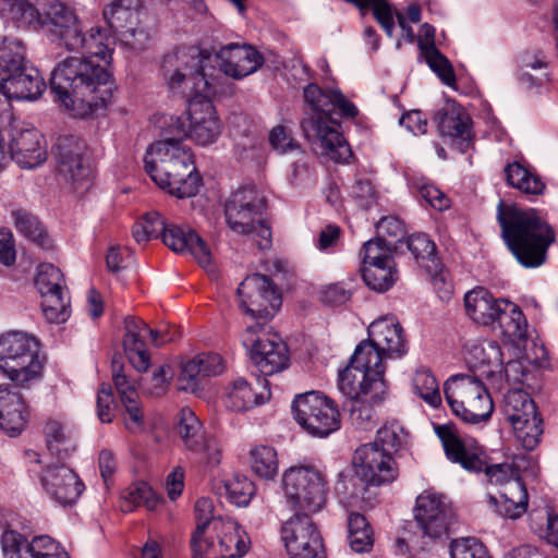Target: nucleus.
<instances>
[{"mask_svg": "<svg viewBox=\"0 0 558 558\" xmlns=\"http://www.w3.org/2000/svg\"><path fill=\"white\" fill-rule=\"evenodd\" d=\"M104 17L109 27L118 33L130 25H135L138 14L134 11L130 3L125 4L124 0H114L104 9Z\"/></svg>", "mask_w": 558, "mask_h": 558, "instance_id": "nucleus-52", "label": "nucleus"}, {"mask_svg": "<svg viewBox=\"0 0 558 558\" xmlns=\"http://www.w3.org/2000/svg\"><path fill=\"white\" fill-rule=\"evenodd\" d=\"M80 39L82 44L74 51L82 50L84 56L81 58L101 59L106 64L110 63L112 50L110 49L111 39L100 27H92L87 34L80 29Z\"/></svg>", "mask_w": 558, "mask_h": 558, "instance_id": "nucleus-40", "label": "nucleus"}, {"mask_svg": "<svg viewBox=\"0 0 558 558\" xmlns=\"http://www.w3.org/2000/svg\"><path fill=\"white\" fill-rule=\"evenodd\" d=\"M35 284L41 296L64 289L63 275L52 264H40L35 277Z\"/></svg>", "mask_w": 558, "mask_h": 558, "instance_id": "nucleus-59", "label": "nucleus"}, {"mask_svg": "<svg viewBox=\"0 0 558 558\" xmlns=\"http://www.w3.org/2000/svg\"><path fill=\"white\" fill-rule=\"evenodd\" d=\"M162 242L175 253H190L201 267L209 274L216 268L211 263V254L204 240L193 230L168 225L162 235Z\"/></svg>", "mask_w": 558, "mask_h": 558, "instance_id": "nucleus-27", "label": "nucleus"}, {"mask_svg": "<svg viewBox=\"0 0 558 558\" xmlns=\"http://www.w3.org/2000/svg\"><path fill=\"white\" fill-rule=\"evenodd\" d=\"M250 457L251 468L258 477L274 480L278 474V458L275 448L257 446L251 450Z\"/></svg>", "mask_w": 558, "mask_h": 558, "instance_id": "nucleus-49", "label": "nucleus"}, {"mask_svg": "<svg viewBox=\"0 0 558 558\" xmlns=\"http://www.w3.org/2000/svg\"><path fill=\"white\" fill-rule=\"evenodd\" d=\"M502 360L501 348L493 340L473 343L468 350L466 362L471 373L493 384L499 385L502 381Z\"/></svg>", "mask_w": 558, "mask_h": 558, "instance_id": "nucleus-26", "label": "nucleus"}, {"mask_svg": "<svg viewBox=\"0 0 558 558\" xmlns=\"http://www.w3.org/2000/svg\"><path fill=\"white\" fill-rule=\"evenodd\" d=\"M393 263H381L363 266L362 277L364 282L374 291H387L395 282Z\"/></svg>", "mask_w": 558, "mask_h": 558, "instance_id": "nucleus-51", "label": "nucleus"}, {"mask_svg": "<svg viewBox=\"0 0 558 558\" xmlns=\"http://www.w3.org/2000/svg\"><path fill=\"white\" fill-rule=\"evenodd\" d=\"M267 199L253 184L240 186L225 204L228 227L236 234L252 236L260 250L271 245V231L266 220Z\"/></svg>", "mask_w": 558, "mask_h": 558, "instance_id": "nucleus-6", "label": "nucleus"}, {"mask_svg": "<svg viewBox=\"0 0 558 558\" xmlns=\"http://www.w3.org/2000/svg\"><path fill=\"white\" fill-rule=\"evenodd\" d=\"M504 401L505 415L512 426L539 417L533 399L521 389L509 390Z\"/></svg>", "mask_w": 558, "mask_h": 558, "instance_id": "nucleus-36", "label": "nucleus"}, {"mask_svg": "<svg viewBox=\"0 0 558 558\" xmlns=\"http://www.w3.org/2000/svg\"><path fill=\"white\" fill-rule=\"evenodd\" d=\"M263 381L266 391L255 392L245 379H235L226 388L225 405L232 411L242 412L265 403L270 398V391L269 381L266 378Z\"/></svg>", "mask_w": 558, "mask_h": 558, "instance_id": "nucleus-32", "label": "nucleus"}, {"mask_svg": "<svg viewBox=\"0 0 558 558\" xmlns=\"http://www.w3.org/2000/svg\"><path fill=\"white\" fill-rule=\"evenodd\" d=\"M3 558H28L25 555L26 538L14 530H5L0 539Z\"/></svg>", "mask_w": 558, "mask_h": 558, "instance_id": "nucleus-64", "label": "nucleus"}, {"mask_svg": "<svg viewBox=\"0 0 558 558\" xmlns=\"http://www.w3.org/2000/svg\"><path fill=\"white\" fill-rule=\"evenodd\" d=\"M292 412L298 424L314 437L325 438L340 428L336 404L318 391L296 396Z\"/></svg>", "mask_w": 558, "mask_h": 558, "instance_id": "nucleus-12", "label": "nucleus"}, {"mask_svg": "<svg viewBox=\"0 0 558 558\" xmlns=\"http://www.w3.org/2000/svg\"><path fill=\"white\" fill-rule=\"evenodd\" d=\"M439 134L449 137L459 151L464 153L472 143V119L470 114L456 102H448L435 116Z\"/></svg>", "mask_w": 558, "mask_h": 558, "instance_id": "nucleus-23", "label": "nucleus"}, {"mask_svg": "<svg viewBox=\"0 0 558 558\" xmlns=\"http://www.w3.org/2000/svg\"><path fill=\"white\" fill-rule=\"evenodd\" d=\"M489 504L501 517L517 519L527 509V490L521 481H514L500 494V498L489 496Z\"/></svg>", "mask_w": 558, "mask_h": 558, "instance_id": "nucleus-35", "label": "nucleus"}, {"mask_svg": "<svg viewBox=\"0 0 558 558\" xmlns=\"http://www.w3.org/2000/svg\"><path fill=\"white\" fill-rule=\"evenodd\" d=\"M409 434L403 425L396 421L386 422L376 433L375 442L391 456L397 454L408 445Z\"/></svg>", "mask_w": 558, "mask_h": 558, "instance_id": "nucleus-46", "label": "nucleus"}, {"mask_svg": "<svg viewBox=\"0 0 558 558\" xmlns=\"http://www.w3.org/2000/svg\"><path fill=\"white\" fill-rule=\"evenodd\" d=\"M167 226L168 223L158 211H149L134 225L132 233L136 242L141 243L162 238Z\"/></svg>", "mask_w": 558, "mask_h": 558, "instance_id": "nucleus-54", "label": "nucleus"}, {"mask_svg": "<svg viewBox=\"0 0 558 558\" xmlns=\"http://www.w3.org/2000/svg\"><path fill=\"white\" fill-rule=\"evenodd\" d=\"M413 388L426 403L437 408L441 403L439 385L428 369H417L413 377Z\"/></svg>", "mask_w": 558, "mask_h": 558, "instance_id": "nucleus-55", "label": "nucleus"}, {"mask_svg": "<svg viewBox=\"0 0 558 558\" xmlns=\"http://www.w3.org/2000/svg\"><path fill=\"white\" fill-rule=\"evenodd\" d=\"M0 369L21 388L39 378L43 362L37 339L17 331L1 336Z\"/></svg>", "mask_w": 558, "mask_h": 558, "instance_id": "nucleus-9", "label": "nucleus"}, {"mask_svg": "<svg viewBox=\"0 0 558 558\" xmlns=\"http://www.w3.org/2000/svg\"><path fill=\"white\" fill-rule=\"evenodd\" d=\"M45 86L39 71L27 64L8 81L0 83V92L9 99L33 100L41 95Z\"/></svg>", "mask_w": 558, "mask_h": 558, "instance_id": "nucleus-31", "label": "nucleus"}, {"mask_svg": "<svg viewBox=\"0 0 558 558\" xmlns=\"http://www.w3.org/2000/svg\"><path fill=\"white\" fill-rule=\"evenodd\" d=\"M112 380L120 396L121 402L134 401L137 399L138 381L130 378L125 373L122 363L118 359L112 360Z\"/></svg>", "mask_w": 558, "mask_h": 558, "instance_id": "nucleus-60", "label": "nucleus"}, {"mask_svg": "<svg viewBox=\"0 0 558 558\" xmlns=\"http://www.w3.org/2000/svg\"><path fill=\"white\" fill-rule=\"evenodd\" d=\"M48 451L62 461L74 451L75 446L69 434L65 433L61 422L49 420L44 428Z\"/></svg>", "mask_w": 558, "mask_h": 558, "instance_id": "nucleus-43", "label": "nucleus"}, {"mask_svg": "<svg viewBox=\"0 0 558 558\" xmlns=\"http://www.w3.org/2000/svg\"><path fill=\"white\" fill-rule=\"evenodd\" d=\"M451 558H490L486 547L475 537H461L450 544Z\"/></svg>", "mask_w": 558, "mask_h": 558, "instance_id": "nucleus-62", "label": "nucleus"}, {"mask_svg": "<svg viewBox=\"0 0 558 558\" xmlns=\"http://www.w3.org/2000/svg\"><path fill=\"white\" fill-rule=\"evenodd\" d=\"M393 242H386V239L376 238L367 241L360 253L363 266L376 265L381 263H393L392 252Z\"/></svg>", "mask_w": 558, "mask_h": 558, "instance_id": "nucleus-58", "label": "nucleus"}, {"mask_svg": "<svg viewBox=\"0 0 558 558\" xmlns=\"http://www.w3.org/2000/svg\"><path fill=\"white\" fill-rule=\"evenodd\" d=\"M250 538L241 525L230 518L217 520L211 532L192 546L193 558H241Z\"/></svg>", "mask_w": 558, "mask_h": 558, "instance_id": "nucleus-13", "label": "nucleus"}, {"mask_svg": "<svg viewBox=\"0 0 558 558\" xmlns=\"http://www.w3.org/2000/svg\"><path fill=\"white\" fill-rule=\"evenodd\" d=\"M13 225L19 233L43 250L52 248V240L39 219L25 209L12 211Z\"/></svg>", "mask_w": 558, "mask_h": 558, "instance_id": "nucleus-37", "label": "nucleus"}, {"mask_svg": "<svg viewBox=\"0 0 558 558\" xmlns=\"http://www.w3.org/2000/svg\"><path fill=\"white\" fill-rule=\"evenodd\" d=\"M177 432L184 446L191 451H201L204 445L205 434L203 425L195 413L183 408L179 413Z\"/></svg>", "mask_w": 558, "mask_h": 558, "instance_id": "nucleus-41", "label": "nucleus"}, {"mask_svg": "<svg viewBox=\"0 0 558 558\" xmlns=\"http://www.w3.org/2000/svg\"><path fill=\"white\" fill-rule=\"evenodd\" d=\"M368 337L388 356H402L408 348L401 325L393 317L373 322L367 329Z\"/></svg>", "mask_w": 558, "mask_h": 558, "instance_id": "nucleus-30", "label": "nucleus"}, {"mask_svg": "<svg viewBox=\"0 0 558 558\" xmlns=\"http://www.w3.org/2000/svg\"><path fill=\"white\" fill-rule=\"evenodd\" d=\"M281 539L290 558H326L320 532L311 515L295 513L287 520Z\"/></svg>", "mask_w": 558, "mask_h": 558, "instance_id": "nucleus-15", "label": "nucleus"}, {"mask_svg": "<svg viewBox=\"0 0 558 558\" xmlns=\"http://www.w3.org/2000/svg\"><path fill=\"white\" fill-rule=\"evenodd\" d=\"M1 12L19 25H31L39 21L37 9L26 0H4Z\"/></svg>", "mask_w": 558, "mask_h": 558, "instance_id": "nucleus-57", "label": "nucleus"}, {"mask_svg": "<svg viewBox=\"0 0 558 558\" xmlns=\"http://www.w3.org/2000/svg\"><path fill=\"white\" fill-rule=\"evenodd\" d=\"M407 246L417 264L425 269L430 277L434 288L441 299H448L451 294V286L447 272L440 263L436 244L425 233H416L408 238Z\"/></svg>", "mask_w": 558, "mask_h": 558, "instance_id": "nucleus-19", "label": "nucleus"}, {"mask_svg": "<svg viewBox=\"0 0 558 558\" xmlns=\"http://www.w3.org/2000/svg\"><path fill=\"white\" fill-rule=\"evenodd\" d=\"M228 499L239 506H247L255 493L253 482L245 475L235 474L223 484Z\"/></svg>", "mask_w": 558, "mask_h": 558, "instance_id": "nucleus-56", "label": "nucleus"}, {"mask_svg": "<svg viewBox=\"0 0 558 558\" xmlns=\"http://www.w3.org/2000/svg\"><path fill=\"white\" fill-rule=\"evenodd\" d=\"M40 483L45 492L62 506L75 504L84 490L77 474L62 463L46 466Z\"/></svg>", "mask_w": 558, "mask_h": 558, "instance_id": "nucleus-20", "label": "nucleus"}, {"mask_svg": "<svg viewBox=\"0 0 558 558\" xmlns=\"http://www.w3.org/2000/svg\"><path fill=\"white\" fill-rule=\"evenodd\" d=\"M303 95L307 106V118L301 123L304 135L318 154L336 162H347L352 153L333 114L338 109L342 117L354 118L357 108L340 90H324L316 84L305 86Z\"/></svg>", "mask_w": 558, "mask_h": 558, "instance_id": "nucleus-4", "label": "nucleus"}, {"mask_svg": "<svg viewBox=\"0 0 558 558\" xmlns=\"http://www.w3.org/2000/svg\"><path fill=\"white\" fill-rule=\"evenodd\" d=\"M236 292L241 308L252 317L269 319L281 306V295L277 287L265 275L247 276Z\"/></svg>", "mask_w": 558, "mask_h": 558, "instance_id": "nucleus-16", "label": "nucleus"}, {"mask_svg": "<svg viewBox=\"0 0 558 558\" xmlns=\"http://www.w3.org/2000/svg\"><path fill=\"white\" fill-rule=\"evenodd\" d=\"M27 64L22 41L4 38L0 46V83L8 81Z\"/></svg>", "mask_w": 558, "mask_h": 558, "instance_id": "nucleus-39", "label": "nucleus"}, {"mask_svg": "<svg viewBox=\"0 0 558 558\" xmlns=\"http://www.w3.org/2000/svg\"><path fill=\"white\" fill-rule=\"evenodd\" d=\"M113 83L105 65L90 58L68 57L51 72L50 88L73 117L86 118L107 107Z\"/></svg>", "mask_w": 558, "mask_h": 558, "instance_id": "nucleus-2", "label": "nucleus"}, {"mask_svg": "<svg viewBox=\"0 0 558 558\" xmlns=\"http://www.w3.org/2000/svg\"><path fill=\"white\" fill-rule=\"evenodd\" d=\"M505 173L507 183L525 194L541 195L545 190V183L541 178L518 161L507 165Z\"/></svg>", "mask_w": 558, "mask_h": 558, "instance_id": "nucleus-42", "label": "nucleus"}, {"mask_svg": "<svg viewBox=\"0 0 558 558\" xmlns=\"http://www.w3.org/2000/svg\"><path fill=\"white\" fill-rule=\"evenodd\" d=\"M369 484L371 483L364 481V477L357 474L354 469L353 473L351 471L339 473L335 490L341 504L352 506L356 500L362 498Z\"/></svg>", "mask_w": 558, "mask_h": 558, "instance_id": "nucleus-45", "label": "nucleus"}, {"mask_svg": "<svg viewBox=\"0 0 558 558\" xmlns=\"http://www.w3.org/2000/svg\"><path fill=\"white\" fill-rule=\"evenodd\" d=\"M17 387L0 385V428L11 437L25 428L29 413Z\"/></svg>", "mask_w": 558, "mask_h": 558, "instance_id": "nucleus-29", "label": "nucleus"}, {"mask_svg": "<svg viewBox=\"0 0 558 558\" xmlns=\"http://www.w3.org/2000/svg\"><path fill=\"white\" fill-rule=\"evenodd\" d=\"M380 403L374 402L369 396L350 399L347 407L351 425L361 430L372 429L377 421L375 407Z\"/></svg>", "mask_w": 558, "mask_h": 558, "instance_id": "nucleus-44", "label": "nucleus"}, {"mask_svg": "<svg viewBox=\"0 0 558 558\" xmlns=\"http://www.w3.org/2000/svg\"><path fill=\"white\" fill-rule=\"evenodd\" d=\"M85 143L74 135L58 138L56 144V159L58 170L64 179L72 182L85 181L89 175V167L84 158Z\"/></svg>", "mask_w": 558, "mask_h": 558, "instance_id": "nucleus-22", "label": "nucleus"}, {"mask_svg": "<svg viewBox=\"0 0 558 558\" xmlns=\"http://www.w3.org/2000/svg\"><path fill=\"white\" fill-rule=\"evenodd\" d=\"M353 465L357 474L371 485L390 483L397 477L396 462L390 453L377 445L367 442L356 448Z\"/></svg>", "mask_w": 558, "mask_h": 558, "instance_id": "nucleus-18", "label": "nucleus"}, {"mask_svg": "<svg viewBox=\"0 0 558 558\" xmlns=\"http://www.w3.org/2000/svg\"><path fill=\"white\" fill-rule=\"evenodd\" d=\"M163 140L151 145L145 155V170L162 190L179 198L195 196L202 185L193 155L181 142L186 137L181 118H170Z\"/></svg>", "mask_w": 558, "mask_h": 558, "instance_id": "nucleus-3", "label": "nucleus"}, {"mask_svg": "<svg viewBox=\"0 0 558 558\" xmlns=\"http://www.w3.org/2000/svg\"><path fill=\"white\" fill-rule=\"evenodd\" d=\"M243 343L251 347V357L263 376H271L289 366L288 348L281 337L263 324L247 326Z\"/></svg>", "mask_w": 558, "mask_h": 558, "instance_id": "nucleus-14", "label": "nucleus"}, {"mask_svg": "<svg viewBox=\"0 0 558 558\" xmlns=\"http://www.w3.org/2000/svg\"><path fill=\"white\" fill-rule=\"evenodd\" d=\"M482 376L457 374L447 379L444 393L452 412L468 423L487 421L494 403Z\"/></svg>", "mask_w": 558, "mask_h": 558, "instance_id": "nucleus-8", "label": "nucleus"}, {"mask_svg": "<svg viewBox=\"0 0 558 558\" xmlns=\"http://www.w3.org/2000/svg\"><path fill=\"white\" fill-rule=\"evenodd\" d=\"M422 54L428 66L444 84L452 86L456 83V75L450 61L437 48H429L427 52Z\"/></svg>", "mask_w": 558, "mask_h": 558, "instance_id": "nucleus-61", "label": "nucleus"}, {"mask_svg": "<svg viewBox=\"0 0 558 558\" xmlns=\"http://www.w3.org/2000/svg\"><path fill=\"white\" fill-rule=\"evenodd\" d=\"M282 489L287 504L295 513L311 515L326 505L327 480L313 465H293L282 473Z\"/></svg>", "mask_w": 558, "mask_h": 558, "instance_id": "nucleus-11", "label": "nucleus"}, {"mask_svg": "<svg viewBox=\"0 0 558 558\" xmlns=\"http://www.w3.org/2000/svg\"><path fill=\"white\" fill-rule=\"evenodd\" d=\"M436 435L441 440L444 450L449 460L460 463L471 472H485L492 484L509 486L514 481H520L518 469L509 463L488 465L483 450L476 446L465 445L450 425H435Z\"/></svg>", "mask_w": 558, "mask_h": 558, "instance_id": "nucleus-10", "label": "nucleus"}, {"mask_svg": "<svg viewBox=\"0 0 558 558\" xmlns=\"http://www.w3.org/2000/svg\"><path fill=\"white\" fill-rule=\"evenodd\" d=\"M41 310L45 318L52 324L65 323L71 314L70 299L64 289L41 296Z\"/></svg>", "mask_w": 558, "mask_h": 558, "instance_id": "nucleus-50", "label": "nucleus"}, {"mask_svg": "<svg viewBox=\"0 0 558 558\" xmlns=\"http://www.w3.org/2000/svg\"><path fill=\"white\" fill-rule=\"evenodd\" d=\"M497 220L501 235L510 252L524 267L544 264L555 235L551 228L534 210L498 204Z\"/></svg>", "mask_w": 558, "mask_h": 558, "instance_id": "nucleus-5", "label": "nucleus"}, {"mask_svg": "<svg viewBox=\"0 0 558 558\" xmlns=\"http://www.w3.org/2000/svg\"><path fill=\"white\" fill-rule=\"evenodd\" d=\"M159 498L151 487L145 482H137L130 485L122 494L121 509L131 512L137 506H145L148 510L156 509Z\"/></svg>", "mask_w": 558, "mask_h": 558, "instance_id": "nucleus-48", "label": "nucleus"}, {"mask_svg": "<svg viewBox=\"0 0 558 558\" xmlns=\"http://www.w3.org/2000/svg\"><path fill=\"white\" fill-rule=\"evenodd\" d=\"M348 533L350 547L355 553H365L373 547V531L364 515L355 512L349 515Z\"/></svg>", "mask_w": 558, "mask_h": 558, "instance_id": "nucleus-47", "label": "nucleus"}, {"mask_svg": "<svg viewBox=\"0 0 558 558\" xmlns=\"http://www.w3.org/2000/svg\"><path fill=\"white\" fill-rule=\"evenodd\" d=\"M210 58L193 47H183L167 53L161 73L169 89L189 99V129L186 137L202 146L217 141L221 123L209 97L217 92V77Z\"/></svg>", "mask_w": 558, "mask_h": 558, "instance_id": "nucleus-1", "label": "nucleus"}, {"mask_svg": "<svg viewBox=\"0 0 558 558\" xmlns=\"http://www.w3.org/2000/svg\"><path fill=\"white\" fill-rule=\"evenodd\" d=\"M214 504L209 498H199L195 504L196 527L191 537V547L202 539L207 533L211 532V526L217 520H223L221 517H214Z\"/></svg>", "mask_w": 558, "mask_h": 558, "instance_id": "nucleus-53", "label": "nucleus"}, {"mask_svg": "<svg viewBox=\"0 0 558 558\" xmlns=\"http://www.w3.org/2000/svg\"><path fill=\"white\" fill-rule=\"evenodd\" d=\"M385 357L388 356L368 337L367 340H363L356 345L350 361L353 365L374 375V377L384 378L385 366L383 360Z\"/></svg>", "mask_w": 558, "mask_h": 558, "instance_id": "nucleus-38", "label": "nucleus"}, {"mask_svg": "<svg viewBox=\"0 0 558 558\" xmlns=\"http://www.w3.org/2000/svg\"><path fill=\"white\" fill-rule=\"evenodd\" d=\"M466 314L483 325L498 324L504 337L517 343L520 351L521 342L527 339V320L518 305L496 299L486 289L477 287L464 296Z\"/></svg>", "mask_w": 558, "mask_h": 558, "instance_id": "nucleus-7", "label": "nucleus"}, {"mask_svg": "<svg viewBox=\"0 0 558 558\" xmlns=\"http://www.w3.org/2000/svg\"><path fill=\"white\" fill-rule=\"evenodd\" d=\"M43 135L36 129H15L10 140L11 158L25 169H33L45 162L47 151Z\"/></svg>", "mask_w": 558, "mask_h": 558, "instance_id": "nucleus-28", "label": "nucleus"}, {"mask_svg": "<svg viewBox=\"0 0 558 558\" xmlns=\"http://www.w3.org/2000/svg\"><path fill=\"white\" fill-rule=\"evenodd\" d=\"M414 518L425 536L440 538L450 533L454 512L446 497L425 492L416 498Z\"/></svg>", "mask_w": 558, "mask_h": 558, "instance_id": "nucleus-17", "label": "nucleus"}, {"mask_svg": "<svg viewBox=\"0 0 558 558\" xmlns=\"http://www.w3.org/2000/svg\"><path fill=\"white\" fill-rule=\"evenodd\" d=\"M215 59L220 71L233 78L245 77L263 64V57L256 49L239 44L221 47Z\"/></svg>", "mask_w": 558, "mask_h": 558, "instance_id": "nucleus-24", "label": "nucleus"}, {"mask_svg": "<svg viewBox=\"0 0 558 558\" xmlns=\"http://www.w3.org/2000/svg\"><path fill=\"white\" fill-rule=\"evenodd\" d=\"M339 389L349 400L357 397L369 396L374 402H383L386 395L384 378L374 377L365 369L353 365L351 362L339 374Z\"/></svg>", "mask_w": 558, "mask_h": 558, "instance_id": "nucleus-25", "label": "nucleus"}, {"mask_svg": "<svg viewBox=\"0 0 558 558\" xmlns=\"http://www.w3.org/2000/svg\"><path fill=\"white\" fill-rule=\"evenodd\" d=\"M223 369V360L218 353H201L183 365L179 376L180 388L194 390L198 376H217Z\"/></svg>", "mask_w": 558, "mask_h": 558, "instance_id": "nucleus-33", "label": "nucleus"}, {"mask_svg": "<svg viewBox=\"0 0 558 558\" xmlns=\"http://www.w3.org/2000/svg\"><path fill=\"white\" fill-rule=\"evenodd\" d=\"M62 549L64 548L50 536L39 535L26 544L25 555L28 558H52Z\"/></svg>", "mask_w": 558, "mask_h": 558, "instance_id": "nucleus-63", "label": "nucleus"}, {"mask_svg": "<svg viewBox=\"0 0 558 558\" xmlns=\"http://www.w3.org/2000/svg\"><path fill=\"white\" fill-rule=\"evenodd\" d=\"M43 26L51 39L68 50H75L83 43L80 39L81 24L75 13L61 2L49 5Z\"/></svg>", "mask_w": 558, "mask_h": 558, "instance_id": "nucleus-21", "label": "nucleus"}, {"mask_svg": "<svg viewBox=\"0 0 558 558\" xmlns=\"http://www.w3.org/2000/svg\"><path fill=\"white\" fill-rule=\"evenodd\" d=\"M144 325L146 324L143 320L135 317H126L124 320V351L130 363L138 372L147 371L150 361L143 340Z\"/></svg>", "mask_w": 558, "mask_h": 558, "instance_id": "nucleus-34", "label": "nucleus"}]
</instances>
